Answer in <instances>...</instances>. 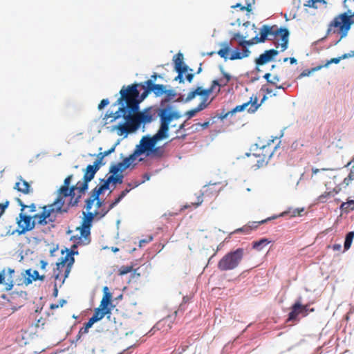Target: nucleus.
<instances>
[{
    "mask_svg": "<svg viewBox=\"0 0 354 354\" xmlns=\"http://www.w3.org/2000/svg\"><path fill=\"white\" fill-rule=\"evenodd\" d=\"M160 118V126L156 132V142L168 138L169 124L175 120L180 119L183 115L176 106L171 103L160 102V108L156 109Z\"/></svg>",
    "mask_w": 354,
    "mask_h": 354,
    "instance_id": "obj_4",
    "label": "nucleus"
},
{
    "mask_svg": "<svg viewBox=\"0 0 354 354\" xmlns=\"http://www.w3.org/2000/svg\"><path fill=\"white\" fill-rule=\"evenodd\" d=\"M14 188L25 194L32 192L30 184L21 177L19 178V181L15 183Z\"/></svg>",
    "mask_w": 354,
    "mask_h": 354,
    "instance_id": "obj_23",
    "label": "nucleus"
},
{
    "mask_svg": "<svg viewBox=\"0 0 354 354\" xmlns=\"http://www.w3.org/2000/svg\"><path fill=\"white\" fill-rule=\"evenodd\" d=\"M109 104V101L108 99H103L101 100L100 104H98V109L100 110L102 109L104 106Z\"/></svg>",
    "mask_w": 354,
    "mask_h": 354,
    "instance_id": "obj_50",
    "label": "nucleus"
},
{
    "mask_svg": "<svg viewBox=\"0 0 354 354\" xmlns=\"http://www.w3.org/2000/svg\"><path fill=\"white\" fill-rule=\"evenodd\" d=\"M165 95V98L160 102L170 103V101L176 96V91L171 88L169 85L156 84V97Z\"/></svg>",
    "mask_w": 354,
    "mask_h": 354,
    "instance_id": "obj_14",
    "label": "nucleus"
},
{
    "mask_svg": "<svg viewBox=\"0 0 354 354\" xmlns=\"http://www.w3.org/2000/svg\"><path fill=\"white\" fill-rule=\"evenodd\" d=\"M115 145H113L110 149L107 150V151H104V152H102L103 156L104 157L109 156V154H111V153L114 152L115 151Z\"/></svg>",
    "mask_w": 354,
    "mask_h": 354,
    "instance_id": "obj_58",
    "label": "nucleus"
},
{
    "mask_svg": "<svg viewBox=\"0 0 354 354\" xmlns=\"http://www.w3.org/2000/svg\"><path fill=\"white\" fill-rule=\"evenodd\" d=\"M238 38L241 39L239 40V45L244 47L245 48L247 46H250L254 44V39H252L251 40H245L243 37L239 32L234 33L232 37V39H238Z\"/></svg>",
    "mask_w": 354,
    "mask_h": 354,
    "instance_id": "obj_31",
    "label": "nucleus"
},
{
    "mask_svg": "<svg viewBox=\"0 0 354 354\" xmlns=\"http://www.w3.org/2000/svg\"><path fill=\"white\" fill-rule=\"evenodd\" d=\"M133 270L132 266H122L118 270L119 275H124L131 272Z\"/></svg>",
    "mask_w": 354,
    "mask_h": 354,
    "instance_id": "obj_41",
    "label": "nucleus"
},
{
    "mask_svg": "<svg viewBox=\"0 0 354 354\" xmlns=\"http://www.w3.org/2000/svg\"><path fill=\"white\" fill-rule=\"evenodd\" d=\"M104 158V156H103L102 153V152H100L97 155V158L96 160L94 161L93 164L97 167H99L100 168V167L104 165V163H103V160Z\"/></svg>",
    "mask_w": 354,
    "mask_h": 354,
    "instance_id": "obj_44",
    "label": "nucleus"
},
{
    "mask_svg": "<svg viewBox=\"0 0 354 354\" xmlns=\"http://www.w3.org/2000/svg\"><path fill=\"white\" fill-rule=\"evenodd\" d=\"M244 256V249L237 248L225 254L218 263L221 271L232 270L238 267Z\"/></svg>",
    "mask_w": 354,
    "mask_h": 354,
    "instance_id": "obj_8",
    "label": "nucleus"
},
{
    "mask_svg": "<svg viewBox=\"0 0 354 354\" xmlns=\"http://www.w3.org/2000/svg\"><path fill=\"white\" fill-rule=\"evenodd\" d=\"M94 324L93 322H91V321L88 319V321L84 324V326L82 327L79 333L77 335V339L78 340L80 339L81 336L86 334L88 332V329L93 325Z\"/></svg>",
    "mask_w": 354,
    "mask_h": 354,
    "instance_id": "obj_35",
    "label": "nucleus"
},
{
    "mask_svg": "<svg viewBox=\"0 0 354 354\" xmlns=\"http://www.w3.org/2000/svg\"><path fill=\"white\" fill-rule=\"evenodd\" d=\"M265 28L268 29V39L273 40L277 35L281 37V44L276 45L277 47L280 46L281 51H284L288 48L289 41V31L286 28L281 27L278 28L277 26H269L264 25Z\"/></svg>",
    "mask_w": 354,
    "mask_h": 354,
    "instance_id": "obj_10",
    "label": "nucleus"
},
{
    "mask_svg": "<svg viewBox=\"0 0 354 354\" xmlns=\"http://www.w3.org/2000/svg\"><path fill=\"white\" fill-rule=\"evenodd\" d=\"M147 87L142 84H133L127 86H123L120 91V97L113 104L118 105V109L113 113H106L104 120L105 124L113 122L119 118L123 121L113 127L117 130L120 136L135 132L141 123H149L153 120L152 115L147 112L139 111L140 103L147 96L150 91H155V83L151 80L146 82Z\"/></svg>",
    "mask_w": 354,
    "mask_h": 354,
    "instance_id": "obj_1",
    "label": "nucleus"
},
{
    "mask_svg": "<svg viewBox=\"0 0 354 354\" xmlns=\"http://www.w3.org/2000/svg\"><path fill=\"white\" fill-rule=\"evenodd\" d=\"M279 82V77L278 75H274L271 80H268V83L274 85L276 86L277 83Z\"/></svg>",
    "mask_w": 354,
    "mask_h": 354,
    "instance_id": "obj_54",
    "label": "nucleus"
},
{
    "mask_svg": "<svg viewBox=\"0 0 354 354\" xmlns=\"http://www.w3.org/2000/svg\"><path fill=\"white\" fill-rule=\"evenodd\" d=\"M257 102H258V99L257 97H254V100H253V97H251L250 100L249 102H245L241 105L236 106L232 111H230V113H232V115H233L236 112H240V111H243L247 107H248V112L253 113L258 109V108L261 105V104H258Z\"/></svg>",
    "mask_w": 354,
    "mask_h": 354,
    "instance_id": "obj_15",
    "label": "nucleus"
},
{
    "mask_svg": "<svg viewBox=\"0 0 354 354\" xmlns=\"http://www.w3.org/2000/svg\"><path fill=\"white\" fill-rule=\"evenodd\" d=\"M8 272H10V276L7 279V282L6 283V289L7 290H11L14 285V281L11 277V274L12 273H14V270L8 269Z\"/></svg>",
    "mask_w": 354,
    "mask_h": 354,
    "instance_id": "obj_42",
    "label": "nucleus"
},
{
    "mask_svg": "<svg viewBox=\"0 0 354 354\" xmlns=\"http://www.w3.org/2000/svg\"><path fill=\"white\" fill-rule=\"evenodd\" d=\"M123 181V175L116 174L111 175L106 179H101L100 185H97L90 193V196L87 198V209L93 204L94 201L97 199L100 195L105 190L108 189L109 185L113 183L121 184Z\"/></svg>",
    "mask_w": 354,
    "mask_h": 354,
    "instance_id": "obj_7",
    "label": "nucleus"
},
{
    "mask_svg": "<svg viewBox=\"0 0 354 354\" xmlns=\"http://www.w3.org/2000/svg\"><path fill=\"white\" fill-rule=\"evenodd\" d=\"M178 313V311H174V315H168L167 317H165L158 322H156V329L160 330L162 328V326H163L165 324H167V326L165 328L162 329V331H167L171 327V323L174 322L175 319V316Z\"/></svg>",
    "mask_w": 354,
    "mask_h": 354,
    "instance_id": "obj_22",
    "label": "nucleus"
},
{
    "mask_svg": "<svg viewBox=\"0 0 354 354\" xmlns=\"http://www.w3.org/2000/svg\"><path fill=\"white\" fill-rule=\"evenodd\" d=\"M342 59L343 58L342 57V56L333 58L327 62L326 66L328 64H338L340 62V60Z\"/></svg>",
    "mask_w": 354,
    "mask_h": 354,
    "instance_id": "obj_53",
    "label": "nucleus"
},
{
    "mask_svg": "<svg viewBox=\"0 0 354 354\" xmlns=\"http://www.w3.org/2000/svg\"><path fill=\"white\" fill-rule=\"evenodd\" d=\"M41 208L42 212L41 213L33 215V219L37 225L44 226L53 223L55 221L57 216L59 214L50 204L44 205Z\"/></svg>",
    "mask_w": 354,
    "mask_h": 354,
    "instance_id": "obj_11",
    "label": "nucleus"
},
{
    "mask_svg": "<svg viewBox=\"0 0 354 354\" xmlns=\"http://www.w3.org/2000/svg\"><path fill=\"white\" fill-rule=\"evenodd\" d=\"M308 306H303L301 302L298 301L292 306L291 310L288 314V321L296 320L299 315L306 316L308 315Z\"/></svg>",
    "mask_w": 354,
    "mask_h": 354,
    "instance_id": "obj_16",
    "label": "nucleus"
},
{
    "mask_svg": "<svg viewBox=\"0 0 354 354\" xmlns=\"http://www.w3.org/2000/svg\"><path fill=\"white\" fill-rule=\"evenodd\" d=\"M354 238V232L351 231L346 234L344 244V250H347L350 248L353 239Z\"/></svg>",
    "mask_w": 354,
    "mask_h": 354,
    "instance_id": "obj_36",
    "label": "nucleus"
},
{
    "mask_svg": "<svg viewBox=\"0 0 354 354\" xmlns=\"http://www.w3.org/2000/svg\"><path fill=\"white\" fill-rule=\"evenodd\" d=\"M26 274L28 276V278L26 279V284H29L32 282V281H44L45 279L44 275H39V272L37 270L31 271L30 269L26 270Z\"/></svg>",
    "mask_w": 354,
    "mask_h": 354,
    "instance_id": "obj_28",
    "label": "nucleus"
},
{
    "mask_svg": "<svg viewBox=\"0 0 354 354\" xmlns=\"http://www.w3.org/2000/svg\"><path fill=\"white\" fill-rule=\"evenodd\" d=\"M110 304H111V302H107L104 299H102L98 308H102L103 310H111V308L109 307V305Z\"/></svg>",
    "mask_w": 354,
    "mask_h": 354,
    "instance_id": "obj_48",
    "label": "nucleus"
},
{
    "mask_svg": "<svg viewBox=\"0 0 354 354\" xmlns=\"http://www.w3.org/2000/svg\"><path fill=\"white\" fill-rule=\"evenodd\" d=\"M82 194H78L76 196L75 193H68L66 196L60 194V189L57 192V198L55 201L51 203V206L53 207L57 212L59 214H62L68 212L71 207L76 206Z\"/></svg>",
    "mask_w": 354,
    "mask_h": 354,
    "instance_id": "obj_6",
    "label": "nucleus"
},
{
    "mask_svg": "<svg viewBox=\"0 0 354 354\" xmlns=\"http://www.w3.org/2000/svg\"><path fill=\"white\" fill-rule=\"evenodd\" d=\"M186 122L187 121H185L181 124H180L178 127V129L176 130V133L178 135L183 131H185V127H186Z\"/></svg>",
    "mask_w": 354,
    "mask_h": 354,
    "instance_id": "obj_51",
    "label": "nucleus"
},
{
    "mask_svg": "<svg viewBox=\"0 0 354 354\" xmlns=\"http://www.w3.org/2000/svg\"><path fill=\"white\" fill-rule=\"evenodd\" d=\"M317 2L325 3V1L324 0H308L306 6H309V7L317 8L315 3Z\"/></svg>",
    "mask_w": 354,
    "mask_h": 354,
    "instance_id": "obj_49",
    "label": "nucleus"
},
{
    "mask_svg": "<svg viewBox=\"0 0 354 354\" xmlns=\"http://www.w3.org/2000/svg\"><path fill=\"white\" fill-rule=\"evenodd\" d=\"M111 313V310H103L102 308H97L93 316L89 319L91 322L95 324V322L101 320L105 315Z\"/></svg>",
    "mask_w": 354,
    "mask_h": 354,
    "instance_id": "obj_27",
    "label": "nucleus"
},
{
    "mask_svg": "<svg viewBox=\"0 0 354 354\" xmlns=\"http://www.w3.org/2000/svg\"><path fill=\"white\" fill-rule=\"evenodd\" d=\"M352 165L351 168V171L347 177H346L343 182L342 185L345 187H347L351 181L354 180V156L351 159V160L347 164V166Z\"/></svg>",
    "mask_w": 354,
    "mask_h": 354,
    "instance_id": "obj_30",
    "label": "nucleus"
},
{
    "mask_svg": "<svg viewBox=\"0 0 354 354\" xmlns=\"http://www.w3.org/2000/svg\"><path fill=\"white\" fill-rule=\"evenodd\" d=\"M178 73V75L174 78L175 81H178L179 83H184V74H185V78L188 82L191 83L194 79V75L192 73L193 69L183 68V69L175 70Z\"/></svg>",
    "mask_w": 354,
    "mask_h": 354,
    "instance_id": "obj_21",
    "label": "nucleus"
},
{
    "mask_svg": "<svg viewBox=\"0 0 354 354\" xmlns=\"http://www.w3.org/2000/svg\"><path fill=\"white\" fill-rule=\"evenodd\" d=\"M173 61L175 70L183 69V68H187V69L190 68L183 62V55L181 53H178L174 55Z\"/></svg>",
    "mask_w": 354,
    "mask_h": 354,
    "instance_id": "obj_29",
    "label": "nucleus"
},
{
    "mask_svg": "<svg viewBox=\"0 0 354 354\" xmlns=\"http://www.w3.org/2000/svg\"><path fill=\"white\" fill-rule=\"evenodd\" d=\"M209 106V103H205V101H201V102L198 104L196 107L189 111H187L185 113L184 115L187 116V120L193 118L196 115V114L205 109H206Z\"/></svg>",
    "mask_w": 354,
    "mask_h": 354,
    "instance_id": "obj_25",
    "label": "nucleus"
},
{
    "mask_svg": "<svg viewBox=\"0 0 354 354\" xmlns=\"http://www.w3.org/2000/svg\"><path fill=\"white\" fill-rule=\"evenodd\" d=\"M269 148V147H266V146H263L262 147V149L263 150H266V153H267V150ZM273 153H274V151H270L267 153H265L263 154V158L262 160V162H261V165H263V162H266V164H267L269 161V160L270 159V158L273 155Z\"/></svg>",
    "mask_w": 354,
    "mask_h": 354,
    "instance_id": "obj_39",
    "label": "nucleus"
},
{
    "mask_svg": "<svg viewBox=\"0 0 354 354\" xmlns=\"http://www.w3.org/2000/svg\"><path fill=\"white\" fill-rule=\"evenodd\" d=\"M254 3V0H247L246 1L247 6L245 8L248 11L252 10L251 6H252V4Z\"/></svg>",
    "mask_w": 354,
    "mask_h": 354,
    "instance_id": "obj_61",
    "label": "nucleus"
},
{
    "mask_svg": "<svg viewBox=\"0 0 354 354\" xmlns=\"http://www.w3.org/2000/svg\"><path fill=\"white\" fill-rule=\"evenodd\" d=\"M100 169V167L93 165H89L86 167L83 181H79L80 194H84L88 189V183L94 178L96 172Z\"/></svg>",
    "mask_w": 354,
    "mask_h": 354,
    "instance_id": "obj_13",
    "label": "nucleus"
},
{
    "mask_svg": "<svg viewBox=\"0 0 354 354\" xmlns=\"http://www.w3.org/2000/svg\"><path fill=\"white\" fill-rule=\"evenodd\" d=\"M66 301L65 300H62L59 301V304H52L50 306V309H56V308H58L59 306H63V305L66 303Z\"/></svg>",
    "mask_w": 354,
    "mask_h": 354,
    "instance_id": "obj_52",
    "label": "nucleus"
},
{
    "mask_svg": "<svg viewBox=\"0 0 354 354\" xmlns=\"http://www.w3.org/2000/svg\"><path fill=\"white\" fill-rule=\"evenodd\" d=\"M326 170H329V169L322 168V169H319L313 167V168H312V174H313L312 176L314 175H316L321 171H326Z\"/></svg>",
    "mask_w": 354,
    "mask_h": 354,
    "instance_id": "obj_60",
    "label": "nucleus"
},
{
    "mask_svg": "<svg viewBox=\"0 0 354 354\" xmlns=\"http://www.w3.org/2000/svg\"><path fill=\"white\" fill-rule=\"evenodd\" d=\"M250 54V51L247 48H244L242 52H241L239 49L236 48L233 50L228 59L230 60L241 59L243 58L248 57Z\"/></svg>",
    "mask_w": 354,
    "mask_h": 354,
    "instance_id": "obj_26",
    "label": "nucleus"
},
{
    "mask_svg": "<svg viewBox=\"0 0 354 354\" xmlns=\"http://www.w3.org/2000/svg\"><path fill=\"white\" fill-rule=\"evenodd\" d=\"M221 86V84L217 80H214L212 81L210 87L207 88H203L202 87L203 97L201 98V101H205V103H209V104L211 101H208L209 95L214 91L216 86L220 87Z\"/></svg>",
    "mask_w": 354,
    "mask_h": 354,
    "instance_id": "obj_24",
    "label": "nucleus"
},
{
    "mask_svg": "<svg viewBox=\"0 0 354 354\" xmlns=\"http://www.w3.org/2000/svg\"><path fill=\"white\" fill-rule=\"evenodd\" d=\"M19 219H17V223L20 229L19 231V234L30 231L35 227L36 221L33 219V216L26 215L21 212L19 215Z\"/></svg>",
    "mask_w": 354,
    "mask_h": 354,
    "instance_id": "obj_12",
    "label": "nucleus"
},
{
    "mask_svg": "<svg viewBox=\"0 0 354 354\" xmlns=\"http://www.w3.org/2000/svg\"><path fill=\"white\" fill-rule=\"evenodd\" d=\"M203 203L202 196H198L197 197V201L196 203H192V205L195 206V207H198Z\"/></svg>",
    "mask_w": 354,
    "mask_h": 354,
    "instance_id": "obj_62",
    "label": "nucleus"
},
{
    "mask_svg": "<svg viewBox=\"0 0 354 354\" xmlns=\"http://www.w3.org/2000/svg\"><path fill=\"white\" fill-rule=\"evenodd\" d=\"M289 212H290L289 211H284L278 215H274L271 217H268V218L262 220L261 221L253 222L252 226L243 227L239 228V229L236 230L234 232V233H237L239 232H245L248 233L252 228H257L259 225L263 224L268 221H271V220H273V219H275V218H277L279 217H283V216H286L287 214H288Z\"/></svg>",
    "mask_w": 354,
    "mask_h": 354,
    "instance_id": "obj_19",
    "label": "nucleus"
},
{
    "mask_svg": "<svg viewBox=\"0 0 354 354\" xmlns=\"http://www.w3.org/2000/svg\"><path fill=\"white\" fill-rule=\"evenodd\" d=\"M260 30H261V32H260V33H261L260 37H259L256 36L255 37L253 38V39L257 40L259 43H263L266 39H268V33L269 32H268V29L265 28L264 25L262 26V27L261 28Z\"/></svg>",
    "mask_w": 354,
    "mask_h": 354,
    "instance_id": "obj_34",
    "label": "nucleus"
},
{
    "mask_svg": "<svg viewBox=\"0 0 354 354\" xmlns=\"http://www.w3.org/2000/svg\"><path fill=\"white\" fill-rule=\"evenodd\" d=\"M87 199L86 200L85 209L86 212H83V218L82 220L81 225L77 227V230L80 232V236H73V240L76 244L78 245H88L91 242V228L92 222L94 220L99 221L103 218L111 209L101 207L98 210L91 212L93 204L91 207L87 209Z\"/></svg>",
    "mask_w": 354,
    "mask_h": 354,
    "instance_id": "obj_3",
    "label": "nucleus"
},
{
    "mask_svg": "<svg viewBox=\"0 0 354 354\" xmlns=\"http://www.w3.org/2000/svg\"><path fill=\"white\" fill-rule=\"evenodd\" d=\"M340 209L343 212H349L350 210L354 209V201L349 200L347 202L342 203Z\"/></svg>",
    "mask_w": 354,
    "mask_h": 354,
    "instance_id": "obj_37",
    "label": "nucleus"
},
{
    "mask_svg": "<svg viewBox=\"0 0 354 354\" xmlns=\"http://www.w3.org/2000/svg\"><path fill=\"white\" fill-rule=\"evenodd\" d=\"M304 145L303 140H298L293 142L291 145V148L293 150H297Z\"/></svg>",
    "mask_w": 354,
    "mask_h": 354,
    "instance_id": "obj_45",
    "label": "nucleus"
},
{
    "mask_svg": "<svg viewBox=\"0 0 354 354\" xmlns=\"http://www.w3.org/2000/svg\"><path fill=\"white\" fill-rule=\"evenodd\" d=\"M288 211L290 212L288 214H290V216L292 217H295L297 215H300L301 213L304 211V207L295 208V209H292V211L290 210V209H289Z\"/></svg>",
    "mask_w": 354,
    "mask_h": 354,
    "instance_id": "obj_46",
    "label": "nucleus"
},
{
    "mask_svg": "<svg viewBox=\"0 0 354 354\" xmlns=\"http://www.w3.org/2000/svg\"><path fill=\"white\" fill-rule=\"evenodd\" d=\"M103 292H104V295H103L102 299H104L105 301H106L107 302H111V299H112V295L109 291V288L107 286H104L103 288Z\"/></svg>",
    "mask_w": 354,
    "mask_h": 354,
    "instance_id": "obj_43",
    "label": "nucleus"
},
{
    "mask_svg": "<svg viewBox=\"0 0 354 354\" xmlns=\"http://www.w3.org/2000/svg\"><path fill=\"white\" fill-rule=\"evenodd\" d=\"M279 54V51L275 49H270L264 51L263 53L259 55L255 59V64L257 66H262L266 63L271 62L274 59V57Z\"/></svg>",
    "mask_w": 354,
    "mask_h": 354,
    "instance_id": "obj_17",
    "label": "nucleus"
},
{
    "mask_svg": "<svg viewBox=\"0 0 354 354\" xmlns=\"http://www.w3.org/2000/svg\"><path fill=\"white\" fill-rule=\"evenodd\" d=\"M222 74L223 77L226 79L225 82L223 84V85H226L231 80V75L228 74L227 73L225 72L224 71H222Z\"/></svg>",
    "mask_w": 354,
    "mask_h": 354,
    "instance_id": "obj_57",
    "label": "nucleus"
},
{
    "mask_svg": "<svg viewBox=\"0 0 354 354\" xmlns=\"http://www.w3.org/2000/svg\"><path fill=\"white\" fill-rule=\"evenodd\" d=\"M6 276H5V270H3L0 272V283H3L5 281Z\"/></svg>",
    "mask_w": 354,
    "mask_h": 354,
    "instance_id": "obj_64",
    "label": "nucleus"
},
{
    "mask_svg": "<svg viewBox=\"0 0 354 354\" xmlns=\"http://www.w3.org/2000/svg\"><path fill=\"white\" fill-rule=\"evenodd\" d=\"M353 56H354V50L353 51H351L350 53H345V54L342 55V57L343 59H346V58L352 57Z\"/></svg>",
    "mask_w": 354,
    "mask_h": 354,
    "instance_id": "obj_63",
    "label": "nucleus"
},
{
    "mask_svg": "<svg viewBox=\"0 0 354 354\" xmlns=\"http://www.w3.org/2000/svg\"><path fill=\"white\" fill-rule=\"evenodd\" d=\"M155 154V135L151 137L144 136L136 145L133 153L124 158L122 162L114 164L110 167L109 172L112 175H116L119 172L122 173L131 166L134 167L137 161H142L144 158L138 157L145 156L148 157Z\"/></svg>",
    "mask_w": 354,
    "mask_h": 354,
    "instance_id": "obj_2",
    "label": "nucleus"
},
{
    "mask_svg": "<svg viewBox=\"0 0 354 354\" xmlns=\"http://www.w3.org/2000/svg\"><path fill=\"white\" fill-rule=\"evenodd\" d=\"M131 190V188H126L120 193V194L118 196H120V198L122 199Z\"/></svg>",
    "mask_w": 354,
    "mask_h": 354,
    "instance_id": "obj_59",
    "label": "nucleus"
},
{
    "mask_svg": "<svg viewBox=\"0 0 354 354\" xmlns=\"http://www.w3.org/2000/svg\"><path fill=\"white\" fill-rule=\"evenodd\" d=\"M17 202H18V204L21 207V212H23L26 208H28L29 209L28 212L30 213H32V212H35L36 211V205L34 203H32V204H31L30 205H26L19 198H17Z\"/></svg>",
    "mask_w": 354,
    "mask_h": 354,
    "instance_id": "obj_38",
    "label": "nucleus"
},
{
    "mask_svg": "<svg viewBox=\"0 0 354 354\" xmlns=\"http://www.w3.org/2000/svg\"><path fill=\"white\" fill-rule=\"evenodd\" d=\"M333 196L334 194L331 192H326L318 197L317 201L319 203H325L329 198Z\"/></svg>",
    "mask_w": 354,
    "mask_h": 354,
    "instance_id": "obj_40",
    "label": "nucleus"
},
{
    "mask_svg": "<svg viewBox=\"0 0 354 354\" xmlns=\"http://www.w3.org/2000/svg\"><path fill=\"white\" fill-rule=\"evenodd\" d=\"M352 15H348L346 12L339 15L336 17L330 24V27L339 28V30H333V33L340 34V37L335 41L333 45H337L342 38L347 35L351 26L353 23Z\"/></svg>",
    "mask_w": 354,
    "mask_h": 354,
    "instance_id": "obj_9",
    "label": "nucleus"
},
{
    "mask_svg": "<svg viewBox=\"0 0 354 354\" xmlns=\"http://www.w3.org/2000/svg\"><path fill=\"white\" fill-rule=\"evenodd\" d=\"M72 178L73 175H69L64 179V184L59 187L61 194L66 196L68 193H75L76 190L78 192V194H80V185L79 186V182H77L76 185L70 187Z\"/></svg>",
    "mask_w": 354,
    "mask_h": 354,
    "instance_id": "obj_18",
    "label": "nucleus"
},
{
    "mask_svg": "<svg viewBox=\"0 0 354 354\" xmlns=\"http://www.w3.org/2000/svg\"><path fill=\"white\" fill-rule=\"evenodd\" d=\"M220 45L221 46H223V48L220 49L218 52V54L221 57L224 58L225 59H227L229 57L227 56V55L230 50V44L227 41H224V42H222Z\"/></svg>",
    "mask_w": 354,
    "mask_h": 354,
    "instance_id": "obj_32",
    "label": "nucleus"
},
{
    "mask_svg": "<svg viewBox=\"0 0 354 354\" xmlns=\"http://www.w3.org/2000/svg\"><path fill=\"white\" fill-rule=\"evenodd\" d=\"M270 243L268 239L263 238L252 243V248L257 250H261L266 245Z\"/></svg>",
    "mask_w": 354,
    "mask_h": 354,
    "instance_id": "obj_33",
    "label": "nucleus"
},
{
    "mask_svg": "<svg viewBox=\"0 0 354 354\" xmlns=\"http://www.w3.org/2000/svg\"><path fill=\"white\" fill-rule=\"evenodd\" d=\"M319 68H321V66H319V67H317V68H312L310 70H304L299 75V77L309 76L313 72L319 70Z\"/></svg>",
    "mask_w": 354,
    "mask_h": 354,
    "instance_id": "obj_47",
    "label": "nucleus"
},
{
    "mask_svg": "<svg viewBox=\"0 0 354 354\" xmlns=\"http://www.w3.org/2000/svg\"><path fill=\"white\" fill-rule=\"evenodd\" d=\"M66 254L59 259V261L56 263V268L53 270V277L55 280L59 281V286H61L65 279L71 272L73 264L75 262L73 255L77 254V252L73 250H66Z\"/></svg>",
    "mask_w": 354,
    "mask_h": 354,
    "instance_id": "obj_5",
    "label": "nucleus"
},
{
    "mask_svg": "<svg viewBox=\"0 0 354 354\" xmlns=\"http://www.w3.org/2000/svg\"><path fill=\"white\" fill-rule=\"evenodd\" d=\"M197 95L203 97L202 87L197 86L192 88L187 95L180 94L178 101L183 103H188L193 100Z\"/></svg>",
    "mask_w": 354,
    "mask_h": 354,
    "instance_id": "obj_20",
    "label": "nucleus"
},
{
    "mask_svg": "<svg viewBox=\"0 0 354 354\" xmlns=\"http://www.w3.org/2000/svg\"><path fill=\"white\" fill-rule=\"evenodd\" d=\"M59 286V281H56L55 280V282H54V288H53V295L55 297H57V295H58V289H57V286Z\"/></svg>",
    "mask_w": 354,
    "mask_h": 354,
    "instance_id": "obj_55",
    "label": "nucleus"
},
{
    "mask_svg": "<svg viewBox=\"0 0 354 354\" xmlns=\"http://www.w3.org/2000/svg\"><path fill=\"white\" fill-rule=\"evenodd\" d=\"M121 198L120 196L116 198L110 205H109V209H113L117 204H118L121 201Z\"/></svg>",
    "mask_w": 354,
    "mask_h": 354,
    "instance_id": "obj_56",
    "label": "nucleus"
}]
</instances>
